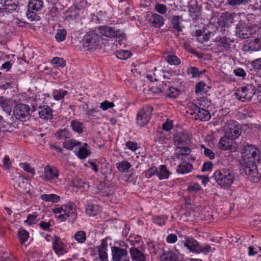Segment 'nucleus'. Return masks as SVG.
<instances>
[{"mask_svg":"<svg viewBox=\"0 0 261 261\" xmlns=\"http://www.w3.org/2000/svg\"><path fill=\"white\" fill-rule=\"evenodd\" d=\"M166 61L170 65H178L181 61L179 58L174 55H169L165 57Z\"/></svg>","mask_w":261,"mask_h":261,"instance_id":"a19ab883","label":"nucleus"},{"mask_svg":"<svg viewBox=\"0 0 261 261\" xmlns=\"http://www.w3.org/2000/svg\"><path fill=\"white\" fill-rule=\"evenodd\" d=\"M95 31L99 33L101 36L107 38H112L115 37H122L124 36V31L120 29L107 25H102L95 29Z\"/></svg>","mask_w":261,"mask_h":261,"instance_id":"0eeeda50","label":"nucleus"},{"mask_svg":"<svg viewBox=\"0 0 261 261\" xmlns=\"http://www.w3.org/2000/svg\"><path fill=\"white\" fill-rule=\"evenodd\" d=\"M125 146L127 149L132 151H136L139 146L137 143L131 141H128L125 143Z\"/></svg>","mask_w":261,"mask_h":261,"instance_id":"13d9d810","label":"nucleus"},{"mask_svg":"<svg viewBox=\"0 0 261 261\" xmlns=\"http://www.w3.org/2000/svg\"><path fill=\"white\" fill-rule=\"evenodd\" d=\"M188 13L190 17L193 20H196L199 19L201 16V11L200 7L197 4L196 1H191L188 6Z\"/></svg>","mask_w":261,"mask_h":261,"instance_id":"dca6fc26","label":"nucleus"},{"mask_svg":"<svg viewBox=\"0 0 261 261\" xmlns=\"http://www.w3.org/2000/svg\"><path fill=\"white\" fill-rule=\"evenodd\" d=\"M237 35L242 39L249 38L253 36L255 30L249 24H240L236 27Z\"/></svg>","mask_w":261,"mask_h":261,"instance_id":"f8f14e48","label":"nucleus"},{"mask_svg":"<svg viewBox=\"0 0 261 261\" xmlns=\"http://www.w3.org/2000/svg\"><path fill=\"white\" fill-rule=\"evenodd\" d=\"M30 107L25 104L19 103L16 105L13 110V115L16 119L21 121L29 120L31 116Z\"/></svg>","mask_w":261,"mask_h":261,"instance_id":"423d86ee","label":"nucleus"},{"mask_svg":"<svg viewBox=\"0 0 261 261\" xmlns=\"http://www.w3.org/2000/svg\"><path fill=\"white\" fill-rule=\"evenodd\" d=\"M153 107L147 105L143 107L138 113L137 116V124L140 126H144L147 124L152 115Z\"/></svg>","mask_w":261,"mask_h":261,"instance_id":"1a4fd4ad","label":"nucleus"},{"mask_svg":"<svg viewBox=\"0 0 261 261\" xmlns=\"http://www.w3.org/2000/svg\"><path fill=\"white\" fill-rule=\"evenodd\" d=\"M3 168L6 170H9L12 164L9 156L7 155H5L3 159Z\"/></svg>","mask_w":261,"mask_h":261,"instance_id":"69168bd1","label":"nucleus"},{"mask_svg":"<svg viewBox=\"0 0 261 261\" xmlns=\"http://www.w3.org/2000/svg\"><path fill=\"white\" fill-rule=\"evenodd\" d=\"M113 259L115 261H123L127 258V251L118 247L112 248Z\"/></svg>","mask_w":261,"mask_h":261,"instance_id":"a211bd4d","label":"nucleus"},{"mask_svg":"<svg viewBox=\"0 0 261 261\" xmlns=\"http://www.w3.org/2000/svg\"><path fill=\"white\" fill-rule=\"evenodd\" d=\"M233 14L231 13H223L219 20L220 24L223 27H227L233 22Z\"/></svg>","mask_w":261,"mask_h":261,"instance_id":"bb28decb","label":"nucleus"},{"mask_svg":"<svg viewBox=\"0 0 261 261\" xmlns=\"http://www.w3.org/2000/svg\"><path fill=\"white\" fill-rule=\"evenodd\" d=\"M108 246L107 241L105 240H102L101 244L95 247V249L98 252V256L95 257L94 258H97L98 260L109 261L107 252L108 250Z\"/></svg>","mask_w":261,"mask_h":261,"instance_id":"2eb2a0df","label":"nucleus"},{"mask_svg":"<svg viewBox=\"0 0 261 261\" xmlns=\"http://www.w3.org/2000/svg\"><path fill=\"white\" fill-rule=\"evenodd\" d=\"M242 133V126L237 121H230L225 126V135L233 140L238 138Z\"/></svg>","mask_w":261,"mask_h":261,"instance_id":"9b49d317","label":"nucleus"},{"mask_svg":"<svg viewBox=\"0 0 261 261\" xmlns=\"http://www.w3.org/2000/svg\"><path fill=\"white\" fill-rule=\"evenodd\" d=\"M201 187L199 184L194 183L193 184L190 185L188 188V191L189 192L193 193H197L201 190Z\"/></svg>","mask_w":261,"mask_h":261,"instance_id":"680f3d73","label":"nucleus"},{"mask_svg":"<svg viewBox=\"0 0 261 261\" xmlns=\"http://www.w3.org/2000/svg\"><path fill=\"white\" fill-rule=\"evenodd\" d=\"M83 43L85 50L94 51L101 48L103 41L101 36L98 35L95 30L89 32L85 35Z\"/></svg>","mask_w":261,"mask_h":261,"instance_id":"20e7f679","label":"nucleus"},{"mask_svg":"<svg viewBox=\"0 0 261 261\" xmlns=\"http://www.w3.org/2000/svg\"><path fill=\"white\" fill-rule=\"evenodd\" d=\"M65 208L64 213L66 215V217H70L72 222L75 221L77 218L76 207L73 202H68L64 205Z\"/></svg>","mask_w":261,"mask_h":261,"instance_id":"6ab92c4d","label":"nucleus"},{"mask_svg":"<svg viewBox=\"0 0 261 261\" xmlns=\"http://www.w3.org/2000/svg\"><path fill=\"white\" fill-rule=\"evenodd\" d=\"M67 35V31L65 29H59L55 35V38L57 42H62L65 40Z\"/></svg>","mask_w":261,"mask_h":261,"instance_id":"49530a36","label":"nucleus"},{"mask_svg":"<svg viewBox=\"0 0 261 261\" xmlns=\"http://www.w3.org/2000/svg\"><path fill=\"white\" fill-rule=\"evenodd\" d=\"M159 170L156 167L150 168L146 173V177L149 178L152 176L157 175L158 176Z\"/></svg>","mask_w":261,"mask_h":261,"instance_id":"e2e57ef3","label":"nucleus"},{"mask_svg":"<svg viewBox=\"0 0 261 261\" xmlns=\"http://www.w3.org/2000/svg\"><path fill=\"white\" fill-rule=\"evenodd\" d=\"M154 10L159 14L164 15L168 11L167 6L164 4L156 3L154 6Z\"/></svg>","mask_w":261,"mask_h":261,"instance_id":"de8ad7c7","label":"nucleus"},{"mask_svg":"<svg viewBox=\"0 0 261 261\" xmlns=\"http://www.w3.org/2000/svg\"><path fill=\"white\" fill-rule=\"evenodd\" d=\"M211 117V115L208 111L199 108L195 118L201 121H206L209 120Z\"/></svg>","mask_w":261,"mask_h":261,"instance_id":"c756f323","label":"nucleus"},{"mask_svg":"<svg viewBox=\"0 0 261 261\" xmlns=\"http://www.w3.org/2000/svg\"><path fill=\"white\" fill-rule=\"evenodd\" d=\"M177 258V254L171 251L164 252L160 256L161 261H175Z\"/></svg>","mask_w":261,"mask_h":261,"instance_id":"473e14b6","label":"nucleus"},{"mask_svg":"<svg viewBox=\"0 0 261 261\" xmlns=\"http://www.w3.org/2000/svg\"><path fill=\"white\" fill-rule=\"evenodd\" d=\"M242 157L243 165L241 174L251 182H257L260 178L256 166L260 161L259 150L254 145H247L243 149Z\"/></svg>","mask_w":261,"mask_h":261,"instance_id":"f257e3e1","label":"nucleus"},{"mask_svg":"<svg viewBox=\"0 0 261 261\" xmlns=\"http://www.w3.org/2000/svg\"><path fill=\"white\" fill-rule=\"evenodd\" d=\"M127 241L129 242L131 245L133 246V247H136L138 248L139 246H141L143 243L141 237L138 235L129 237Z\"/></svg>","mask_w":261,"mask_h":261,"instance_id":"e433bc0d","label":"nucleus"},{"mask_svg":"<svg viewBox=\"0 0 261 261\" xmlns=\"http://www.w3.org/2000/svg\"><path fill=\"white\" fill-rule=\"evenodd\" d=\"M0 261H14V257L9 253L3 252L0 254Z\"/></svg>","mask_w":261,"mask_h":261,"instance_id":"338daca9","label":"nucleus"},{"mask_svg":"<svg viewBox=\"0 0 261 261\" xmlns=\"http://www.w3.org/2000/svg\"><path fill=\"white\" fill-rule=\"evenodd\" d=\"M55 136L57 139L59 140H65L69 139L71 137L70 132L67 129L64 128L58 130Z\"/></svg>","mask_w":261,"mask_h":261,"instance_id":"72a5a7b5","label":"nucleus"},{"mask_svg":"<svg viewBox=\"0 0 261 261\" xmlns=\"http://www.w3.org/2000/svg\"><path fill=\"white\" fill-rule=\"evenodd\" d=\"M235 177L234 171L228 168L216 170L213 176L215 182L224 189L231 187L234 181Z\"/></svg>","mask_w":261,"mask_h":261,"instance_id":"f03ea898","label":"nucleus"},{"mask_svg":"<svg viewBox=\"0 0 261 261\" xmlns=\"http://www.w3.org/2000/svg\"><path fill=\"white\" fill-rule=\"evenodd\" d=\"M188 107L189 109V111H190V113L191 115H196L199 109V107L197 105L191 102L188 105Z\"/></svg>","mask_w":261,"mask_h":261,"instance_id":"774afa93","label":"nucleus"},{"mask_svg":"<svg viewBox=\"0 0 261 261\" xmlns=\"http://www.w3.org/2000/svg\"><path fill=\"white\" fill-rule=\"evenodd\" d=\"M0 106L8 116L11 115L12 105L10 99L0 97Z\"/></svg>","mask_w":261,"mask_h":261,"instance_id":"cd10ccee","label":"nucleus"},{"mask_svg":"<svg viewBox=\"0 0 261 261\" xmlns=\"http://www.w3.org/2000/svg\"><path fill=\"white\" fill-rule=\"evenodd\" d=\"M216 42L221 52H230L235 46L233 39L226 36L217 37L216 39Z\"/></svg>","mask_w":261,"mask_h":261,"instance_id":"9d476101","label":"nucleus"},{"mask_svg":"<svg viewBox=\"0 0 261 261\" xmlns=\"http://www.w3.org/2000/svg\"><path fill=\"white\" fill-rule=\"evenodd\" d=\"M70 126L72 130L78 134H81L83 132V124L82 123L73 120L71 122Z\"/></svg>","mask_w":261,"mask_h":261,"instance_id":"58836bf2","label":"nucleus"},{"mask_svg":"<svg viewBox=\"0 0 261 261\" xmlns=\"http://www.w3.org/2000/svg\"><path fill=\"white\" fill-rule=\"evenodd\" d=\"M53 249L58 255H63L66 252L65 245L58 236H55L53 241Z\"/></svg>","mask_w":261,"mask_h":261,"instance_id":"aec40b11","label":"nucleus"},{"mask_svg":"<svg viewBox=\"0 0 261 261\" xmlns=\"http://www.w3.org/2000/svg\"><path fill=\"white\" fill-rule=\"evenodd\" d=\"M67 91L63 89L55 90L53 93L54 98L56 100H59L63 98L67 94Z\"/></svg>","mask_w":261,"mask_h":261,"instance_id":"37998d69","label":"nucleus"},{"mask_svg":"<svg viewBox=\"0 0 261 261\" xmlns=\"http://www.w3.org/2000/svg\"><path fill=\"white\" fill-rule=\"evenodd\" d=\"M206 84L203 81L198 82L195 86V92L196 93H201L204 91Z\"/></svg>","mask_w":261,"mask_h":261,"instance_id":"0e129e2a","label":"nucleus"},{"mask_svg":"<svg viewBox=\"0 0 261 261\" xmlns=\"http://www.w3.org/2000/svg\"><path fill=\"white\" fill-rule=\"evenodd\" d=\"M189 141V136L187 133L180 132L176 134L173 137V142L177 147L186 146Z\"/></svg>","mask_w":261,"mask_h":261,"instance_id":"412c9836","label":"nucleus"},{"mask_svg":"<svg viewBox=\"0 0 261 261\" xmlns=\"http://www.w3.org/2000/svg\"><path fill=\"white\" fill-rule=\"evenodd\" d=\"M132 55L131 53L126 50H121L116 53V57L121 60H126Z\"/></svg>","mask_w":261,"mask_h":261,"instance_id":"864d4df0","label":"nucleus"},{"mask_svg":"<svg viewBox=\"0 0 261 261\" xmlns=\"http://www.w3.org/2000/svg\"><path fill=\"white\" fill-rule=\"evenodd\" d=\"M130 253L133 261H147L146 255L136 247H132Z\"/></svg>","mask_w":261,"mask_h":261,"instance_id":"b1692460","label":"nucleus"},{"mask_svg":"<svg viewBox=\"0 0 261 261\" xmlns=\"http://www.w3.org/2000/svg\"><path fill=\"white\" fill-rule=\"evenodd\" d=\"M72 184L73 187L77 188H84L86 182L85 180L78 177H75L72 180Z\"/></svg>","mask_w":261,"mask_h":261,"instance_id":"09e8293b","label":"nucleus"},{"mask_svg":"<svg viewBox=\"0 0 261 261\" xmlns=\"http://www.w3.org/2000/svg\"><path fill=\"white\" fill-rule=\"evenodd\" d=\"M116 165L118 169L123 172H127L131 167V165L129 162L124 161L117 163Z\"/></svg>","mask_w":261,"mask_h":261,"instance_id":"79ce46f5","label":"nucleus"},{"mask_svg":"<svg viewBox=\"0 0 261 261\" xmlns=\"http://www.w3.org/2000/svg\"><path fill=\"white\" fill-rule=\"evenodd\" d=\"M43 6L42 0H30L28 3V10L27 12V17L31 20H38V16L36 13L40 11Z\"/></svg>","mask_w":261,"mask_h":261,"instance_id":"6e6552de","label":"nucleus"},{"mask_svg":"<svg viewBox=\"0 0 261 261\" xmlns=\"http://www.w3.org/2000/svg\"><path fill=\"white\" fill-rule=\"evenodd\" d=\"M74 238L79 243H83L86 240V233L83 230H79L74 234Z\"/></svg>","mask_w":261,"mask_h":261,"instance_id":"c03bdc74","label":"nucleus"},{"mask_svg":"<svg viewBox=\"0 0 261 261\" xmlns=\"http://www.w3.org/2000/svg\"><path fill=\"white\" fill-rule=\"evenodd\" d=\"M19 166L27 172L31 173L32 175H34L35 171L34 168H32L28 163H20Z\"/></svg>","mask_w":261,"mask_h":261,"instance_id":"5fc2aeb1","label":"nucleus"},{"mask_svg":"<svg viewBox=\"0 0 261 261\" xmlns=\"http://www.w3.org/2000/svg\"><path fill=\"white\" fill-rule=\"evenodd\" d=\"M171 173L168 170L167 166L162 165L159 166L158 177L160 180L168 178Z\"/></svg>","mask_w":261,"mask_h":261,"instance_id":"2f4dec72","label":"nucleus"},{"mask_svg":"<svg viewBox=\"0 0 261 261\" xmlns=\"http://www.w3.org/2000/svg\"><path fill=\"white\" fill-rule=\"evenodd\" d=\"M51 63L58 67H63L66 65L65 61L59 57H54L51 60Z\"/></svg>","mask_w":261,"mask_h":261,"instance_id":"bf43d9fd","label":"nucleus"},{"mask_svg":"<svg viewBox=\"0 0 261 261\" xmlns=\"http://www.w3.org/2000/svg\"><path fill=\"white\" fill-rule=\"evenodd\" d=\"M40 110L39 111V116L40 118L44 120H51L53 119V110L50 107L48 106H40Z\"/></svg>","mask_w":261,"mask_h":261,"instance_id":"5701e85b","label":"nucleus"},{"mask_svg":"<svg viewBox=\"0 0 261 261\" xmlns=\"http://www.w3.org/2000/svg\"><path fill=\"white\" fill-rule=\"evenodd\" d=\"M249 3L248 0H227V4L230 6H236L240 5H246Z\"/></svg>","mask_w":261,"mask_h":261,"instance_id":"4d7b16f0","label":"nucleus"},{"mask_svg":"<svg viewBox=\"0 0 261 261\" xmlns=\"http://www.w3.org/2000/svg\"><path fill=\"white\" fill-rule=\"evenodd\" d=\"M201 148H204V154L210 160H213L215 158L214 152L210 149L205 147L203 145H201Z\"/></svg>","mask_w":261,"mask_h":261,"instance_id":"052dcab7","label":"nucleus"},{"mask_svg":"<svg viewBox=\"0 0 261 261\" xmlns=\"http://www.w3.org/2000/svg\"><path fill=\"white\" fill-rule=\"evenodd\" d=\"M168 219V217L165 215L164 216H156L153 218V222L160 226L165 225L166 220Z\"/></svg>","mask_w":261,"mask_h":261,"instance_id":"603ef678","label":"nucleus"},{"mask_svg":"<svg viewBox=\"0 0 261 261\" xmlns=\"http://www.w3.org/2000/svg\"><path fill=\"white\" fill-rule=\"evenodd\" d=\"M18 237L21 244L24 243L29 237V232L23 228H20L18 233Z\"/></svg>","mask_w":261,"mask_h":261,"instance_id":"a18cd8bd","label":"nucleus"},{"mask_svg":"<svg viewBox=\"0 0 261 261\" xmlns=\"http://www.w3.org/2000/svg\"><path fill=\"white\" fill-rule=\"evenodd\" d=\"M3 7V9L7 13H12L17 9L18 7V1L5 0Z\"/></svg>","mask_w":261,"mask_h":261,"instance_id":"a878e982","label":"nucleus"},{"mask_svg":"<svg viewBox=\"0 0 261 261\" xmlns=\"http://www.w3.org/2000/svg\"><path fill=\"white\" fill-rule=\"evenodd\" d=\"M255 92L256 90L254 86L251 85H247L237 89L233 96L238 100L245 102L250 101Z\"/></svg>","mask_w":261,"mask_h":261,"instance_id":"39448f33","label":"nucleus"},{"mask_svg":"<svg viewBox=\"0 0 261 261\" xmlns=\"http://www.w3.org/2000/svg\"><path fill=\"white\" fill-rule=\"evenodd\" d=\"M40 218H38V215L36 213L33 214H29L27 217V219L24 221V222L31 225L35 224L39 220Z\"/></svg>","mask_w":261,"mask_h":261,"instance_id":"8fccbe9b","label":"nucleus"},{"mask_svg":"<svg viewBox=\"0 0 261 261\" xmlns=\"http://www.w3.org/2000/svg\"><path fill=\"white\" fill-rule=\"evenodd\" d=\"M101 210L97 204H88L86 207V213L90 217H94L98 215Z\"/></svg>","mask_w":261,"mask_h":261,"instance_id":"c85d7f7f","label":"nucleus"},{"mask_svg":"<svg viewBox=\"0 0 261 261\" xmlns=\"http://www.w3.org/2000/svg\"><path fill=\"white\" fill-rule=\"evenodd\" d=\"M88 145L86 143H83V144L80 147L77 152V156L81 159H83L86 158L90 154V152L87 149Z\"/></svg>","mask_w":261,"mask_h":261,"instance_id":"c9c22d12","label":"nucleus"},{"mask_svg":"<svg viewBox=\"0 0 261 261\" xmlns=\"http://www.w3.org/2000/svg\"><path fill=\"white\" fill-rule=\"evenodd\" d=\"M172 28L178 32L182 31V29L180 27L179 17L178 16H173L171 20Z\"/></svg>","mask_w":261,"mask_h":261,"instance_id":"3c124183","label":"nucleus"},{"mask_svg":"<svg viewBox=\"0 0 261 261\" xmlns=\"http://www.w3.org/2000/svg\"><path fill=\"white\" fill-rule=\"evenodd\" d=\"M190 152V148L185 146H181V147H178L175 150V155L178 158L180 155L186 156Z\"/></svg>","mask_w":261,"mask_h":261,"instance_id":"4c0bfd02","label":"nucleus"},{"mask_svg":"<svg viewBox=\"0 0 261 261\" xmlns=\"http://www.w3.org/2000/svg\"><path fill=\"white\" fill-rule=\"evenodd\" d=\"M165 19L164 17L157 13H153L149 16L148 22L149 25L155 28H161L164 24Z\"/></svg>","mask_w":261,"mask_h":261,"instance_id":"f3484780","label":"nucleus"},{"mask_svg":"<svg viewBox=\"0 0 261 261\" xmlns=\"http://www.w3.org/2000/svg\"><path fill=\"white\" fill-rule=\"evenodd\" d=\"M81 142L73 139L69 140L63 143V146L68 150H72L76 146H80Z\"/></svg>","mask_w":261,"mask_h":261,"instance_id":"ea45409f","label":"nucleus"},{"mask_svg":"<svg viewBox=\"0 0 261 261\" xmlns=\"http://www.w3.org/2000/svg\"><path fill=\"white\" fill-rule=\"evenodd\" d=\"M211 34L210 32H205V30H197L194 32L193 36L196 37L199 42L204 43L210 39Z\"/></svg>","mask_w":261,"mask_h":261,"instance_id":"393cba45","label":"nucleus"},{"mask_svg":"<svg viewBox=\"0 0 261 261\" xmlns=\"http://www.w3.org/2000/svg\"><path fill=\"white\" fill-rule=\"evenodd\" d=\"M59 171L55 167L47 166L44 168V179L53 182L59 176Z\"/></svg>","mask_w":261,"mask_h":261,"instance_id":"4be33fe9","label":"nucleus"},{"mask_svg":"<svg viewBox=\"0 0 261 261\" xmlns=\"http://www.w3.org/2000/svg\"><path fill=\"white\" fill-rule=\"evenodd\" d=\"M160 91L164 93L167 97L175 98L179 94V90L172 86V83L168 81L162 82Z\"/></svg>","mask_w":261,"mask_h":261,"instance_id":"ddd939ff","label":"nucleus"},{"mask_svg":"<svg viewBox=\"0 0 261 261\" xmlns=\"http://www.w3.org/2000/svg\"><path fill=\"white\" fill-rule=\"evenodd\" d=\"M40 198L43 201L53 203L58 202L60 199V196L55 194H43L41 195Z\"/></svg>","mask_w":261,"mask_h":261,"instance_id":"f704fd0d","label":"nucleus"},{"mask_svg":"<svg viewBox=\"0 0 261 261\" xmlns=\"http://www.w3.org/2000/svg\"><path fill=\"white\" fill-rule=\"evenodd\" d=\"M219 147L222 150H230L233 152L236 151L238 148L237 145L234 143V140L226 135L220 138Z\"/></svg>","mask_w":261,"mask_h":261,"instance_id":"4468645a","label":"nucleus"},{"mask_svg":"<svg viewBox=\"0 0 261 261\" xmlns=\"http://www.w3.org/2000/svg\"><path fill=\"white\" fill-rule=\"evenodd\" d=\"M179 238L181 244L190 251L196 253H203L205 254L208 253L211 250V247L208 245L201 246L195 239L186 235L179 234Z\"/></svg>","mask_w":261,"mask_h":261,"instance_id":"7ed1b4c3","label":"nucleus"},{"mask_svg":"<svg viewBox=\"0 0 261 261\" xmlns=\"http://www.w3.org/2000/svg\"><path fill=\"white\" fill-rule=\"evenodd\" d=\"M193 165L191 163L184 162L177 167L176 171L178 173L185 174L192 171Z\"/></svg>","mask_w":261,"mask_h":261,"instance_id":"7c9ffc66","label":"nucleus"},{"mask_svg":"<svg viewBox=\"0 0 261 261\" xmlns=\"http://www.w3.org/2000/svg\"><path fill=\"white\" fill-rule=\"evenodd\" d=\"M188 74H191L193 77H199L202 72H199L198 68L195 67H190L187 70Z\"/></svg>","mask_w":261,"mask_h":261,"instance_id":"6e6d98bb","label":"nucleus"}]
</instances>
